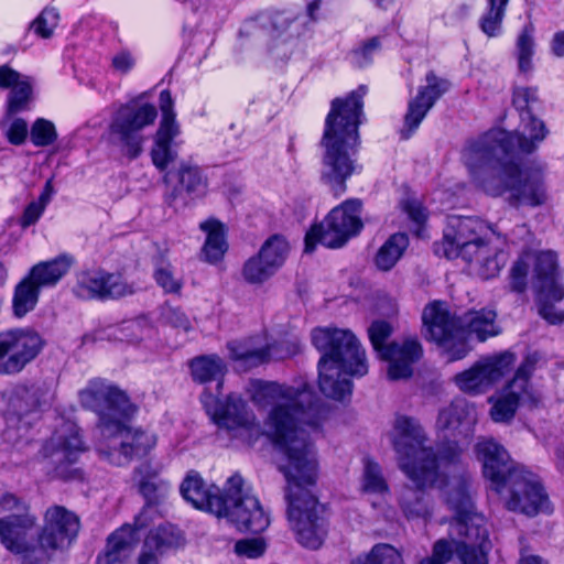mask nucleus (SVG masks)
Segmentation results:
<instances>
[{
  "mask_svg": "<svg viewBox=\"0 0 564 564\" xmlns=\"http://www.w3.org/2000/svg\"><path fill=\"white\" fill-rule=\"evenodd\" d=\"M443 495L447 507L454 512V517L448 521L449 530L454 529L456 522L469 525L475 524L476 518H485L476 510L469 476L459 475L449 478Z\"/></svg>",
  "mask_w": 564,
  "mask_h": 564,
  "instance_id": "5701e85b",
  "label": "nucleus"
},
{
  "mask_svg": "<svg viewBox=\"0 0 564 564\" xmlns=\"http://www.w3.org/2000/svg\"><path fill=\"white\" fill-rule=\"evenodd\" d=\"M135 64V59L131 52L122 50L111 58V67L120 74L129 73Z\"/></svg>",
  "mask_w": 564,
  "mask_h": 564,
  "instance_id": "338daca9",
  "label": "nucleus"
},
{
  "mask_svg": "<svg viewBox=\"0 0 564 564\" xmlns=\"http://www.w3.org/2000/svg\"><path fill=\"white\" fill-rule=\"evenodd\" d=\"M318 425L317 409L306 391L290 394L271 411L268 420V435L282 455L279 470L288 481L289 522L297 541L312 550L322 546L328 532L323 507L305 489L317 479L316 454L305 426L317 430Z\"/></svg>",
  "mask_w": 564,
  "mask_h": 564,
  "instance_id": "f257e3e1",
  "label": "nucleus"
},
{
  "mask_svg": "<svg viewBox=\"0 0 564 564\" xmlns=\"http://www.w3.org/2000/svg\"><path fill=\"white\" fill-rule=\"evenodd\" d=\"M45 345L31 328H15L0 334V375H17L34 360Z\"/></svg>",
  "mask_w": 564,
  "mask_h": 564,
  "instance_id": "f3484780",
  "label": "nucleus"
},
{
  "mask_svg": "<svg viewBox=\"0 0 564 564\" xmlns=\"http://www.w3.org/2000/svg\"><path fill=\"white\" fill-rule=\"evenodd\" d=\"M33 78L28 76L10 90L6 108L7 120L12 119L17 113L30 108V104L33 100Z\"/></svg>",
  "mask_w": 564,
  "mask_h": 564,
  "instance_id": "79ce46f5",
  "label": "nucleus"
},
{
  "mask_svg": "<svg viewBox=\"0 0 564 564\" xmlns=\"http://www.w3.org/2000/svg\"><path fill=\"white\" fill-rule=\"evenodd\" d=\"M28 76L13 69L8 64L0 66V89L13 88L24 80Z\"/></svg>",
  "mask_w": 564,
  "mask_h": 564,
  "instance_id": "0e129e2a",
  "label": "nucleus"
},
{
  "mask_svg": "<svg viewBox=\"0 0 564 564\" xmlns=\"http://www.w3.org/2000/svg\"><path fill=\"white\" fill-rule=\"evenodd\" d=\"M140 529L135 523L134 527L130 524L122 525L108 538L107 547L128 558L138 544L137 530Z\"/></svg>",
  "mask_w": 564,
  "mask_h": 564,
  "instance_id": "49530a36",
  "label": "nucleus"
},
{
  "mask_svg": "<svg viewBox=\"0 0 564 564\" xmlns=\"http://www.w3.org/2000/svg\"><path fill=\"white\" fill-rule=\"evenodd\" d=\"M181 543V534L172 524H160L151 530L145 538L144 549L163 553L165 550L177 546Z\"/></svg>",
  "mask_w": 564,
  "mask_h": 564,
  "instance_id": "c03bdc74",
  "label": "nucleus"
},
{
  "mask_svg": "<svg viewBox=\"0 0 564 564\" xmlns=\"http://www.w3.org/2000/svg\"><path fill=\"white\" fill-rule=\"evenodd\" d=\"M351 564H403L401 554L390 544H376L364 557H357Z\"/></svg>",
  "mask_w": 564,
  "mask_h": 564,
  "instance_id": "de8ad7c7",
  "label": "nucleus"
},
{
  "mask_svg": "<svg viewBox=\"0 0 564 564\" xmlns=\"http://www.w3.org/2000/svg\"><path fill=\"white\" fill-rule=\"evenodd\" d=\"M73 293L82 300H118L134 293L130 284H75Z\"/></svg>",
  "mask_w": 564,
  "mask_h": 564,
  "instance_id": "e433bc0d",
  "label": "nucleus"
},
{
  "mask_svg": "<svg viewBox=\"0 0 564 564\" xmlns=\"http://www.w3.org/2000/svg\"><path fill=\"white\" fill-rule=\"evenodd\" d=\"M380 48L379 37H372L366 41L362 46L354 51L355 59L358 66L364 67L372 61V55Z\"/></svg>",
  "mask_w": 564,
  "mask_h": 564,
  "instance_id": "e2e57ef3",
  "label": "nucleus"
},
{
  "mask_svg": "<svg viewBox=\"0 0 564 564\" xmlns=\"http://www.w3.org/2000/svg\"><path fill=\"white\" fill-rule=\"evenodd\" d=\"M312 343L323 352L327 361L345 367L351 376L362 377L368 372L366 352L359 340L349 329L316 327L311 334Z\"/></svg>",
  "mask_w": 564,
  "mask_h": 564,
  "instance_id": "4468645a",
  "label": "nucleus"
},
{
  "mask_svg": "<svg viewBox=\"0 0 564 564\" xmlns=\"http://www.w3.org/2000/svg\"><path fill=\"white\" fill-rule=\"evenodd\" d=\"M199 228L206 234L202 248L203 259L208 263L219 262L228 250L225 225L216 218H209L200 223Z\"/></svg>",
  "mask_w": 564,
  "mask_h": 564,
  "instance_id": "2f4dec72",
  "label": "nucleus"
},
{
  "mask_svg": "<svg viewBox=\"0 0 564 564\" xmlns=\"http://www.w3.org/2000/svg\"><path fill=\"white\" fill-rule=\"evenodd\" d=\"M276 390L278 386L274 382H264L259 379L249 380V393H251L254 402H261L275 393Z\"/></svg>",
  "mask_w": 564,
  "mask_h": 564,
  "instance_id": "680f3d73",
  "label": "nucleus"
},
{
  "mask_svg": "<svg viewBox=\"0 0 564 564\" xmlns=\"http://www.w3.org/2000/svg\"><path fill=\"white\" fill-rule=\"evenodd\" d=\"M160 109L162 111V119L155 133V144L151 155L153 164L163 171L175 159L170 145L180 132L173 111V99L169 90L160 93Z\"/></svg>",
  "mask_w": 564,
  "mask_h": 564,
  "instance_id": "b1692460",
  "label": "nucleus"
},
{
  "mask_svg": "<svg viewBox=\"0 0 564 564\" xmlns=\"http://www.w3.org/2000/svg\"><path fill=\"white\" fill-rule=\"evenodd\" d=\"M290 245L282 235H273L262 245L258 256L249 261V278L264 280L270 278L285 262Z\"/></svg>",
  "mask_w": 564,
  "mask_h": 564,
  "instance_id": "a878e982",
  "label": "nucleus"
},
{
  "mask_svg": "<svg viewBox=\"0 0 564 564\" xmlns=\"http://www.w3.org/2000/svg\"><path fill=\"white\" fill-rule=\"evenodd\" d=\"M426 85L421 87L416 96L409 101L408 111L404 116V127L408 129V138L416 130L430 109L434 106L451 87V83L429 72L425 77Z\"/></svg>",
  "mask_w": 564,
  "mask_h": 564,
  "instance_id": "393cba45",
  "label": "nucleus"
},
{
  "mask_svg": "<svg viewBox=\"0 0 564 564\" xmlns=\"http://www.w3.org/2000/svg\"><path fill=\"white\" fill-rule=\"evenodd\" d=\"M402 209L416 224H423L426 220V213L422 204L416 199H405L401 203Z\"/></svg>",
  "mask_w": 564,
  "mask_h": 564,
  "instance_id": "774afa93",
  "label": "nucleus"
},
{
  "mask_svg": "<svg viewBox=\"0 0 564 564\" xmlns=\"http://www.w3.org/2000/svg\"><path fill=\"white\" fill-rule=\"evenodd\" d=\"M167 189L164 195L165 203L174 210L189 205L197 197L205 195L208 181L199 166L191 162H181L180 165L164 175Z\"/></svg>",
  "mask_w": 564,
  "mask_h": 564,
  "instance_id": "6ab92c4d",
  "label": "nucleus"
},
{
  "mask_svg": "<svg viewBox=\"0 0 564 564\" xmlns=\"http://www.w3.org/2000/svg\"><path fill=\"white\" fill-rule=\"evenodd\" d=\"M73 263L74 258L68 254H61L53 260L39 262L20 282H57L70 270Z\"/></svg>",
  "mask_w": 564,
  "mask_h": 564,
  "instance_id": "c9c22d12",
  "label": "nucleus"
},
{
  "mask_svg": "<svg viewBox=\"0 0 564 564\" xmlns=\"http://www.w3.org/2000/svg\"><path fill=\"white\" fill-rule=\"evenodd\" d=\"M366 93L367 87L361 85L345 98H335L325 120L321 141L324 148L322 181L336 195L346 191V181L355 171L350 152L359 142L358 128Z\"/></svg>",
  "mask_w": 564,
  "mask_h": 564,
  "instance_id": "7ed1b4c3",
  "label": "nucleus"
},
{
  "mask_svg": "<svg viewBox=\"0 0 564 564\" xmlns=\"http://www.w3.org/2000/svg\"><path fill=\"white\" fill-rule=\"evenodd\" d=\"M84 451L78 430L74 424H66L45 444L44 453L53 476L63 480L80 477L75 467L78 454Z\"/></svg>",
  "mask_w": 564,
  "mask_h": 564,
  "instance_id": "a211bd4d",
  "label": "nucleus"
},
{
  "mask_svg": "<svg viewBox=\"0 0 564 564\" xmlns=\"http://www.w3.org/2000/svg\"><path fill=\"white\" fill-rule=\"evenodd\" d=\"M188 367L191 376L195 382L200 384L210 381H217L216 390L221 392L224 387V377L227 373V365L225 360L216 355H200L189 360Z\"/></svg>",
  "mask_w": 564,
  "mask_h": 564,
  "instance_id": "7c9ffc66",
  "label": "nucleus"
},
{
  "mask_svg": "<svg viewBox=\"0 0 564 564\" xmlns=\"http://www.w3.org/2000/svg\"><path fill=\"white\" fill-rule=\"evenodd\" d=\"M30 139L35 147L44 148L57 140V131L54 123L47 119H36L30 129Z\"/></svg>",
  "mask_w": 564,
  "mask_h": 564,
  "instance_id": "8fccbe9b",
  "label": "nucleus"
},
{
  "mask_svg": "<svg viewBox=\"0 0 564 564\" xmlns=\"http://www.w3.org/2000/svg\"><path fill=\"white\" fill-rule=\"evenodd\" d=\"M50 387L45 382L21 386L15 391L12 406L18 415H24L39 410L50 401Z\"/></svg>",
  "mask_w": 564,
  "mask_h": 564,
  "instance_id": "f704fd0d",
  "label": "nucleus"
},
{
  "mask_svg": "<svg viewBox=\"0 0 564 564\" xmlns=\"http://www.w3.org/2000/svg\"><path fill=\"white\" fill-rule=\"evenodd\" d=\"M514 360V355L509 351L484 357L469 369L457 373L454 377V382L463 392L484 393L511 369Z\"/></svg>",
  "mask_w": 564,
  "mask_h": 564,
  "instance_id": "aec40b11",
  "label": "nucleus"
},
{
  "mask_svg": "<svg viewBox=\"0 0 564 564\" xmlns=\"http://www.w3.org/2000/svg\"><path fill=\"white\" fill-rule=\"evenodd\" d=\"M256 28L267 30L269 34L278 40L290 30L294 18L285 12H259L251 18Z\"/></svg>",
  "mask_w": 564,
  "mask_h": 564,
  "instance_id": "37998d69",
  "label": "nucleus"
},
{
  "mask_svg": "<svg viewBox=\"0 0 564 564\" xmlns=\"http://www.w3.org/2000/svg\"><path fill=\"white\" fill-rule=\"evenodd\" d=\"M386 484L381 476L378 464L366 460L365 463V489L373 492L386 490Z\"/></svg>",
  "mask_w": 564,
  "mask_h": 564,
  "instance_id": "4d7b16f0",
  "label": "nucleus"
},
{
  "mask_svg": "<svg viewBox=\"0 0 564 564\" xmlns=\"http://www.w3.org/2000/svg\"><path fill=\"white\" fill-rule=\"evenodd\" d=\"M530 267H533V278L539 282H556L560 276L556 257L551 251L534 253L523 252L513 263L510 275L514 281L528 275Z\"/></svg>",
  "mask_w": 564,
  "mask_h": 564,
  "instance_id": "bb28decb",
  "label": "nucleus"
},
{
  "mask_svg": "<svg viewBox=\"0 0 564 564\" xmlns=\"http://www.w3.org/2000/svg\"><path fill=\"white\" fill-rule=\"evenodd\" d=\"M361 200L347 199L333 208L325 220L314 225L305 236V252L313 251L316 242L328 248H340L356 236L364 224L360 218Z\"/></svg>",
  "mask_w": 564,
  "mask_h": 564,
  "instance_id": "ddd939ff",
  "label": "nucleus"
},
{
  "mask_svg": "<svg viewBox=\"0 0 564 564\" xmlns=\"http://www.w3.org/2000/svg\"><path fill=\"white\" fill-rule=\"evenodd\" d=\"M393 333L392 325L387 321H373L368 327L369 340L378 357L388 361V378L392 381L409 379L413 375V365L417 362L423 348L417 338L408 337L402 343L386 341Z\"/></svg>",
  "mask_w": 564,
  "mask_h": 564,
  "instance_id": "f8f14e48",
  "label": "nucleus"
},
{
  "mask_svg": "<svg viewBox=\"0 0 564 564\" xmlns=\"http://www.w3.org/2000/svg\"><path fill=\"white\" fill-rule=\"evenodd\" d=\"M162 319L164 324L177 329L188 333L193 329L188 317L178 308L166 306L162 312Z\"/></svg>",
  "mask_w": 564,
  "mask_h": 564,
  "instance_id": "6e6d98bb",
  "label": "nucleus"
},
{
  "mask_svg": "<svg viewBox=\"0 0 564 564\" xmlns=\"http://www.w3.org/2000/svg\"><path fill=\"white\" fill-rule=\"evenodd\" d=\"M29 134L28 123L22 118H13L9 124L6 137L11 144L21 145Z\"/></svg>",
  "mask_w": 564,
  "mask_h": 564,
  "instance_id": "bf43d9fd",
  "label": "nucleus"
},
{
  "mask_svg": "<svg viewBox=\"0 0 564 564\" xmlns=\"http://www.w3.org/2000/svg\"><path fill=\"white\" fill-rule=\"evenodd\" d=\"M533 28L525 26L517 42L518 51V65L522 73H527L531 69V57L533 55Z\"/></svg>",
  "mask_w": 564,
  "mask_h": 564,
  "instance_id": "603ef678",
  "label": "nucleus"
},
{
  "mask_svg": "<svg viewBox=\"0 0 564 564\" xmlns=\"http://www.w3.org/2000/svg\"><path fill=\"white\" fill-rule=\"evenodd\" d=\"M475 421V408L464 399H455L438 412L435 426L438 431L453 434L463 423Z\"/></svg>",
  "mask_w": 564,
  "mask_h": 564,
  "instance_id": "72a5a7b5",
  "label": "nucleus"
},
{
  "mask_svg": "<svg viewBox=\"0 0 564 564\" xmlns=\"http://www.w3.org/2000/svg\"><path fill=\"white\" fill-rule=\"evenodd\" d=\"M394 431L393 447L400 468L409 479L430 482L438 468L437 455L426 445L427 436L421 423L412 416L399 415Z\"/></svg>",
  "mask_w": 564,
  "mask_h": 564,
  "instance_id": "0eeeda50",
  "label": "nucleus"
},
{
  "mask_svg": "<svg viewBox=\"0 0 564 564\" xmlns=\"http://www.w3.org/2000/svg\"><path fill=\"white\" fill-rule=\"evenodd\" d=\"M538 101L536 91L533 88L521 87L513 91L512 102L517 110L524 113L530 110V104Z\"/></svg>",
  "mask_w": 564,
  "mask_h": 564,
  "instance_id": "052dcab7",
  "label": "nucleus"
},
{
  "mask_svg": "<svg viewBox=\"0 0 564 564\" xmlns=\"http://www.w3.org/2000/svg\"><path fill=\"white\" fill-rule=\"evenodd\" d=\"M477 458L482 463L484 475L497 491L508 488L506 507L529 517L550 512V501L539 478L519 467L508 452L492 438L479 440L475 445Z\"/></svg>",
  "mask_w": 564,
  "mask_h": 564,
  "instance_id": "20e7f679",
  "label": "nucleus"
},
{
  "mask_svg": "<svg viewBox=\"0 0 564 564\" xmlns=\"http://www.w3.org/2000/svg\"><path fill=\"white\" fill-rule=\"evenodd\" d=\"M59 20V13L54 8H45L40 15L32 21L30 28L41 39H51Z\"/></svg>",
  "mask_w": 564,
  "mask_h": 564,
  "instance_id": "3c124183",
  "label": "nucleus"
},
{
  "mask_svg": "<svg viewBox=\"0 0 564 564\" xmlns=\"http://www.w3.org/2000/svg\"><path fill=\"white\" fill-rule=\"evenodd\" d=\"M437 478L438 468L435 470V476L430 482L423 484L419 480L410 479L414 486L403 487L399 503L406 519H423L426 521L432 517V499L426 489L432 488Z\"/></svg>",
  "mask_w": 564,
  "mask_h": 564,
  "instance_id": "cd10ccee",
  "label": "nucleus"
},
{
  "mask_svg": "<svg viewBox=\"0 0 564 564\" xmlns=\"http://www.w3.org/2000/svg\"><path fill=\"white\" fill-rule=\"evenodd\" d=\"M270 516L257 498L249 497V533L260 534L270 525Z\"/></svg>",
  "mask_w": 564,
  "mask_h": 564,
  "instance_id": "864d4df0",
  "label": "nucleus"
},
{
  "mask_svg": "<svg viewBox=\"0 0 564 564\" xmlns=\"http://www.w3.org/2000/svg\"><path fill=\"white\" fill-rule=\"evenodd\" d=\"M520 402L516 398L505 394L492 405L490 410L491 419L495 422L510 421L513 419Z\"/></svg>",
  "mask_w": 564,
  "mask_h": 564,
  "instance_id": "5fc2aeb1",
  "label": "nucleus"
},
{
  "mask_svg": "<svg viewBox=\"0 0 564 564\" xmlns=\"http://www.w3.org/2000/svg\"><path fill=\"white\" fill-rule=\"evenodd\" d=\"M83 408L98 416L96 451L115 466L127 465L155 445V437L141 430H132L128 422L137 411L128 394L102 379H93L78 393Z\"/></svg>",
  "mask_w": 564,
  "mask_h": 564,
  "instance_id": "f03ea898",
  "label": "nucleus"
},
{
  "mask_svg": "<svg viewBox=\"0 0 564 564\" xmlns=\"http://www.w3.org/2000/svg\"><path fill=\"white\" fill-rule=\"evenodd\" d=\"M41 285L42 284H17L12 300V310L15 317L22 318L35 308Z\"/></svg>",
  "mask_w": 564,
  "mask_h": 564,
  "instance_id": "a18cd8bd",
  "label": "nucleus"
},
{
  "mask_svg": "<svg viewBox=\"0 0 564 564\" xmlns=\"http://www.w3.org/2000/svg\"><path fill=\"white\" fill-rule=\"evenodd\" d=\"M139 491L144 497L147 501V507L140 512L138 517H135V524L138 528L147 527V518L149 513V508L151 506L159 505L167 495L170 490V485L167 481L163 479L149 481V480H139Z\"/></svg>",
  "mask_w": 564,
  "mask_h": 564,
  "instance_id": "4c0bfd02",
  "label": "nucleus"
},
{
  "mask_svg": "<svg viewBox=\"0 0 564 564\" xmlns=\"http://www.w3.org/2000/svg\"><path fill=\"white\" fill-rule=\"evenodd\" d=\"M181 494L183 498L191 502L193 507L199 510H205L213 513L212 502L216 498L219 487H206L202 476L194 470H191L181 485Z\"/></svg>",
  "mask_w": 564,
  "mask_h": 564,
  "instance_id": "473e14b6",
  "label": "nucleus"
},
{
  "mask_svg": "<svg viewBox=\"0 0 564 564\" xmlns=\"http://www.w3.org/2000/svg\"><path fill=\"white\" fill-rule=\"evenodd\" d=\"M452 539H438L432 546L431 555L420 564H446L454 554L460 564H489L492 543L485 518H476L475 524L455 523L449 530Z\"/></svg>",
  "mask_w": 564,
  "mask_h": 564,
  "instance_id": "6e6552de",
  "label": "nucleus"
},
{
  "mask_svg": "<svg viewBox=\"0 0 564 564\" xmlns=\"http://www.w3.org/2000/svg\"><path fill=\"white\" fill-rule=\"evenodd\" d=\"M80 528L79 518L63 506H53L44 514V527L37 539L23 542L20 555L23 564H48L57 551L69 547Z\"/></svg>",
  "mask_w": 564,
  "mask_h": 564,
  "instance_id": "1a4fd4ad",
  "label": "nucleus"
},
{
  "mask_svg": "<svg viewBox=\"0 0 564 564\" xmlns=\"http://www.w3.org/2000/svg\"><path fill=\"white\" fill-rule=\"evenodd\" d=\"M492 228L477 217L449 216L443 239L435 243V252L447 259L462 258L471 262L488 253Z\"/></svg>",
  "mask_w": 564,
  "mask_h": 564,
  "instance_id": "9d476101",
  "label": "nucleus"
},
{
  "mask_svg": "<svg viewBox=\"0 0 564 564\" xmlns=\"http://www.w3.org/2000/svg\"><path fill=\"white\" fill-rule=\"evenodd\" d=\"M538 358L535 355L528 356L520 367L513 379L506 387V394L513 397L519 401L533 400L529 391V378L534 370Z\"/></svg>",
  "mask_w": 564,
  "mask_h": 564,
  "instance_id": "58836bf2",
  "label": "nucleus"
},
{
  "mask_svg": "<svg viewBox=\"0 0 564 564\" xmlns=\"http://www.w3.org/2000/svg\"><path fill=\"white\" fill-rule=\"evenodd\" d=\"M158 110L154 105L130 100L115 112L109 131L124 155L135 159L142 152L144 137L141 131L154 123Z\"/></svg>",
  "mask_w": 564,
  "mask_h": 564,
  "instance_id": "2eb2a0df",
  "label": "nucleus"
},
{
  "mask_svg": "<svg viewBox=\"0 0 564 564\" xmlns=\"http://www.w3.org/2000/svg\"><path fill=\"white\" fill-rule=\"evenodd\" d=\"M508 1L488 0L489 10L480 21V28L488 36H496L498 34Z\"/></svg>",
  "mask_w": 564,
  "mask_h": 564,
  "instance_id": "09e8293b",
  "label": "nucleus"
},
{
  "mask_svg": "<svg viewBox=\"0 0 564 564\" xmlns=\"http://www.w3.org/2000/svg\"><path fill=\"white\" fill-rule=\"evenodd\" d=\"M243 486V476L239 471L234 473L227 478L223 491L219 489L212 502L213 514L227 519L239 531L247 529Z\"/></svg>",
  "mask_w": 564,
  "mask_h": 564,
  "instance_id": "4be33fe9",
  "label": "nucleus"
},
{
  "mask_svg": "<svg viewBox=\"0 0 564 564\" xmlns=\"http://www.w3.org/2000/svg\"><path fill=\"white\" fill-rule=\"evenodd\" d=\"M520 117L523 133L509 131V135L512 137L511 139L513 140L510 144V149L514 154L518 152L530 154L536 150L538 143L546 138L549 131L545 123L533 116L531 111H527L525 115L521 113Z\"/></svg>",
  "mask_w": 564,
  "mask_h": 564,
  "instance_id": "c756f323",
  "label": "nucleus"
},
{
  "mask_svg": "<svg viewBox=\"0 0 564 564\" xmlns=\"http://www.w3.org/2000/svg\"><path fill=\"white\" fill-rule=\"evenodd\" d=\"M538 304H554L564 299V290L561 284H538L535 290Z\"/></svg>",
  "mask_w": 564,
  "mask_h": 564,
  "instance_id": "13d9d810",
  "label": "nucleus"
},
{
  "mask_svg": "<svg viewBox=\"0 0 564 564\" xmlns=\"http://www.w3.org/2000/svg\"><path fill=\"white\" fill-rule=\"evenodd\" d=\"M496 317V312L490 310L468 312L457 317L448 312L443 302L426 305L422 313L426 337L443 349L448 361L460 360L469 354L468 337L475 336L478 341H485L499 335L501 328Z\"/></svg>",
  "mask_w": 564,
  "mask_h": 564,
  "instance_id": "39448f33",
  "label": "nucleus"
},
{
  "mask_svg": "<svg viewBox=\"0 0 564 564\" xmlns=\"http://www.w3.org/2000/svg\"><path fill=\"white\" fill-rule=\"evenodd\" d=\"M348 376L351 375L345 370L344 366L327 361L326 357H321L318 361V387L325 397L343 400L346 395H350L352 382Z\"/></svg>",
  "mask_w": 564,
  "mask_h": 564,
  "instance_id": "c85d7f7f",
  "label": "nucleus"
},
{
  "mask_svg": "<svg viewBox=\"0 0 564 564\" xmlns=\"http://www.w3.org/2000/svg\"><path fill=\"white\" fill-rule=\"evenodd\" d=\"M509 131L489 130L477 139L468 140L462 151V160L474 181L486 192L488 182L502 178L514 162L510 149L513 142Z\"/></svg>",
  "mask_w": 564,
  "mask_h": 564,
  "instance_id": "423d86ee",
  "label": "nucleus"
},
{
  "mask_svg": "<svg viewBox=\"0 0 564 564\" xmlns=\"http://www.w3.org/2000/svg\"><path fill=\"white\" fill-rule=\"evenodd\" d=\"M272 358H284L276 343L270 341L267 333L249 340V369L268 364Z\"/></svg>",
  "mask_w": 564,
  "mask_h": 564,
  "instance_id": "ea45409f",
  "label": "nucleus"
},
{
  "mask_svg": "<svg viewBox=\"0 0 564 564\" xmlns=\"http://www.w3.org/2000/svg\"><path fill=\"white\" fill-rule=\"evenodd\" d=\"M0 509L10 512L0 519V541L7 550L18 554L26 534L36 523V517L29 512V506L15 495L7 492L0 498Z\"/></svg>",
  "mask_w": 564,
  "mask_h": 564,
  "instance_id": "412c9836",
  "label": "nucleus"
},
{
  "mask_svg": "<svg viewBox=\"0 0 564 564\" xmlns=\"http://www.w3.org/2000/svg\"><path fill=\"white\" fill-rule=\"evenodd\" d=\"M409 246L406 234L397 232L392 235L383 246L378 250L376 264L383 271L390 270L401 258Z\"/></svg>",
  "mask_w": 564,
  "mask_h": 564,
  "instance_id": "a19ab883",
  "label": "nucleus"
},
{
  "mask_svg": "<svg viewBox=\"0 0 564 564\" xmlns=\"http://www.w3.org/2000/svg\"><path fill=\"white\" fill-rule=\"evenodd\" d=\"M545 170L546 165L536 161L522 170L514 161L502 178L486 184V193L500 196L505 192H509V202L513 206L538 207L544 205L549 198L544 181Z\"/></svg>",
  "mask_w": 564,
  "mask_h": 564,
  "instance_id": "9b49d317",
  "label": "nucleus"
},
{
  "mask_svg": "<svg viewBox=\"0 0 564 564\" xmlns=\"http://www.w3.org/2000/svg\"><path fill=\"white\" fill-rule=\"evenodd\" d=\"M484 259V261L479 265L478 273L481 279L490 280L495 279L499 271H500V264L496 257H490V249L488 248V253L485 256H480L477 261Z\"/></svg>",
  "mask_w": 564,
  "mask_h": 564,
  "instance_id": "69168bd1",
  "label": "nucleus"
},
{
  "mask_svg": "<svg viewBox=\"0 0 564 564\" xmlns=\"http://www.w3.org/2000/svg\"><path fill=\"white\" fill-rule=\"evenodd\" d=\"M203 406L217 426L216 437L227 446L241 441L247 434V402L241 393L230 392L224 399L205 391L200 395Z\"/></svg>",
  "mask_w": 564,
  "mask_h": 564,
  "instance_id": "dca6fc26",
  "label": "nucleus"
}]
</instances>
